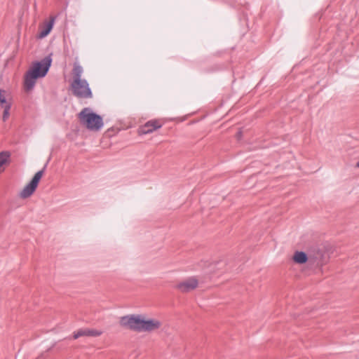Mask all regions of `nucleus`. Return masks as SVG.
<instances>
[{
  "mask_svg": "<svg viewBox=\"0 0 359 359\" xmlns=\"http://www.w3.org/2000/svg\"><path fill=\"white\" fill-rule=\"evenodd\" d=\"M292 259L295 263L299 264H305L307 261L314 264L316 257L311 256V255H307L302 251H296L293 255Z\"/></svg>",
  "mask_w": 359,
  "mask_h": 359,
  "instance_id": "obj_8",
  "label": "nucleus"
},
{
  "mask_svg": "<svg viewBox=\"0 0 359 359\" xmlns=\"http://www.w3.org/2000/svg\"><path fill=\"white\" fill-rule=\"evenodd\" d=\"M162 125L156 120H151L147 122L140 130L141 134H149L161 128Z\"/></svg>",
  "mask_w": 359,
  "mask_h": 359,
  "instance_id": "obj_11",
  "label": "nucleus"
},
{
  "mask_svg": "<svg viewBox=\"0 0 359 359\" xmlns=\"http://www.w3.org/2000/svg\"><path fill=\"white\" fill-rule=\"evenodd\" d=\"M198 280L195 277H190L176 285V288L181 292H189L197 287Z\"/></svg>",
  "mask_w": 359,
  "mask_h": 359,
  "instance_id": "obj_7",
  "label": "nucleus"
},
{
  "mask_svg": "<svg viewBox=\"0 0 359 359\" xmlns=\"http://www.w3.org/2000/svg\"><path fill=\"white\" fill-rule=\"evenodd\" d=\"M78 117L81 123L90 131H99L104 126L102 118L89 107L83 109Z\"/></svg>",
  "mask_w": 359,
  "mask_h": 359,
  "instance_id": "obj_4",
  "label": "nucleus"
},
{
  "mask_svg": "<svg viewBox=\"0 0 359 359\" xmlns=\"http://www.w3.org/2000/svg\"><path fill=\"white\" fill-rule=\"evenodd\" d=\"M46 165L43 168L35 173L32 180L22 189L19 196L22 198H27L30 197L36 189L37 188L38 184L42 177Z\"/></svg>",
  "mask_w": 359,
  "mask_h": 359,
  "instance_id": "obj_5",
  "label": "nucleus"
},
{
  "mask_svg": "<svg viewBox=\"0 0 359 359\" xmlns=\"http://www.w3.org/2000/svg\"><path fill=\"white\" fill-rule=\"evenodd\" d=\"M12 106L11 94L5 90L0 89V107L4 109L2 119L6 121L10 116V109Z\"/></svg>",
  "mask_w": 359,
  "mask_h": 359,
  "instance_id": "obj_6",
  "label": "nucleus"
},
{
  "mask_svg": "<svg viewBox=\"0 0 359 359\" xmlns=\"http://www.w3.org/2000/svg\"><path fill=\"white\" fill-rule=\"evenodd\" d=\"M122 326L136 332H151L159 329L161 326L160 320L154 318H146L142 315L126 316L121 318Z\"/></svg>",
  "mask_w": 359,
  "mask_h": 359,
  "instance_id": "obj_1",
  "label": "nucleus"
},
{
  "mask_svg": "<svg viewBox=\"0 0 359 359\" xmlns=\"http://www.w3.org/2000/svg\"><path fill=\"white\" fill-rule=\"evenodd\" d=\"M51 62V56L48 55L41 61L33 63L25 76L24 88L26 91H30L34 88L38 78H43L46 75Z\"/></svg>",
  "mask_w": 359,
  "mask_h": 359,
  "instance_id": "obj_2",
  "label": "nucleus"
},
{
  "mask_svg": "<svg viewBox=\"0 0 359 359\" xmlns=\"http://www.w3.org/2000/svg\"><path fill=\"white\" fill-rule=\"evenodd\" d=\"M102 333V331L97 330L83 328L74 332L73 337L74 339H76L81 337H98L101 335Z\"/></svg>",
  "mask_w": 359,
  "mask_h": 359,
  "instance_id": "obj_9",
  "label": "nucleus"
},
{
  "mask_svg": "<svg viewBox=\"0 0 359 359\" xmlns=\"http://www.w3.org/2000/svg\"><path fill=\"white\" fill-rule=\"evenodd\" d=\"M356 167L359 168V161L356 163Z\"/></svg>",
  "mask_w": 359,
  "mask_h": 359,
  "instance_id": "obj_13",
  "label": "nucleus"
},
{
  "mask_svg": "<svg viewBox=\"0 0 359 359\" xmlns=\"http://www.w3.org/2000/svg\"><path fill=\"white\" fill-rule=\"evenodd\" d=\"M10 154L8 151L0 152V173L4 171L6 165L8 163Z\"/></svg>",
  "mask_w": 359,
  "mask_h": 359,
  "instance_id": "obj_12",
  "label": "nucleus"
},
{
  "mask_svg": "<svg viewBox=\"0 0 359 359\" xmlns=\"http://www.w3.org/2000/svg\"><path fill=\"white\" fill-rule=\"evenodd\" d=\"M83 72V67L79 63L75 62L72 70L73 81L71 83L72 93L78 98H91L93 93L89 84L86 79H81Z\"/></svg>",
  "mask_w": 359,
  "mask_h": 359,
  "instance_id": "obj_3",
  "label": "nucleus"
},
{
  "mask_svg": "<svg viewBox=\"0 0 359 359\" xmlns=\"http://www.w3.org/2000/svg\"><path fill=\"white\" fill-rule=\"evenodd\" d=\"M55 20V17H50L48 21L44 22L43 25L40 26V32L38 35L39 39H43L46 37L51 32L54 26Z\"/></svg>",
  "mask_w": 359,
  "mask_h": 359,
  "instance_id": "obj_10",
  "label": "nucleus"
}]
</instances>
